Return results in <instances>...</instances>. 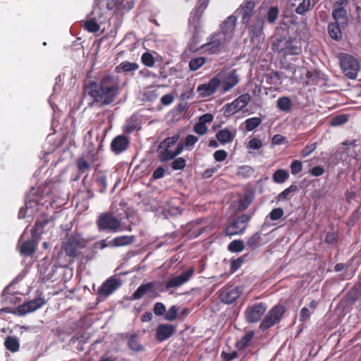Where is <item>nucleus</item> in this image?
Masks as SVG:
<instances>
[{"label":"nucleus","instance_id":"nucleus-63","mask_svg":"<svg viewBox=\"0 0 361 361\" xmlns=\"http://www.w3.org/2000/svg\"><path fill=\"white\" fill-rule=\"evenodd\" d=\"M312 314V311L310 310L307 307H303L300 310V319L305 322L310 319Z\"/></svg>","mask_w":361,"mask_h":361},{"label":"nucleus","instance_id":"nucleus-24","mask_svg":"<svg viewBox=\"0 0 361 361\" xmlns=\"http://www.w3.org/2000/svg\"><path fill=\"white\" fill-rule=\"evenodd\" d=\"M135 240L134 235H121L113 238L108 242L109 247L127 246L133 243Z\"/></svg>","mask_w":361,"mask_h":361},{"label":"nucleus","instance_id":"nucleus-48","mask_svg":"<svg viewBox=\"0 0 361 361\" xmlns=\"http://www.w3.org/2000/svg\"><path fill=\"white\" fill-rule=\"evenodd\" d=\"M32 204H34L35 205L36 204V203L34 202H29V203H26L25 204V209H24L23 208H21L19 211V213H18V217L20 219H23L25 218L27 214L28 215H32V211L30 210L31 207H32Z\"/></svg>","mask_w":361,"mask_h":361},{"label":"nucleus","instance_id":"nucleus-36","mask_svg":"<svg viewBox=\"0 0 361 361\" xmlns=\"http://www.w3.org/2000/svg\"><path fill=\"white\" fill-rule=\"evenodd\" d=\"M262 123V119L259 117H252L247 118L245 121V128L247 131L253 130L257 128Z\"/></svg>","mask_w":361,"mask_h":361},{"label":"nucleus","instance_id":"nucleus-55","mask_svg":"<svg viewBox=\"0 0 361 361\" xmlns=\"http://www.w3.org/2000/svg\"><path fill=\"white\" fill-rule=\"evenodd\" d=\"M153 283H156V286L154 287V290L152 292V295L154 297H157L161 292H166L169 290H164V286L162 285L161 282L156 281L153 282Z\"/></svg>","mask_w":361,"mask_h":361},{"label":"nucleus","instance_id":"nucleus-22","mask_svg":"<svg viewBox=\"0 0 361 361\" xmlns=\"http://www.w3.org/2000/svg\"><path fill=\"white\" fill-rule=\"evenodd\" d=\"M175 331V327L171 324H159L156 329V338L159 341L162 342L170 338Z\"/></svg>","mask_w":361,"mask_h":361},{"label":"nucleus","instance_id":"nucleus-10","mask_svg":"<svg viewBox=\"0 0 361 361\" xmlns=\"http://www.w3.org/2000/svg\"><path fill=\"white\" fill-rule=\"evenodd\" d=\"M285 312V307L283 305H276L271 308L266 314L260 324V329L262 331L267 330L280 322Z\"/></svg>","mask_w":361,"mask_h":361},{"label":"nucleus","instance_id":"nucleus-20","mask_svg":"<svg viewBox=\"0 0 361 361\" xmlns=\"http://www.w3.org/2000/svg\"><path fill=\"white\" fill-rule=\"evenodd\" d=\"M255 6V2L252 0H246L235 11V13H239L241 16V22L245 26L249 25Z\"/></svg>","mask_w":361,"mask_h":361},{"label":"nucleus","instance_id":"nucleus-32","mask_svg":"<svg viewBox=\"0 0 361 361\" xmlns=\"http://www.w3.org/2000/svg\"><path fill=\"white\" fill-rule=\"evenodd\" d=\"M292 106L293 103L288 97H282L277 100V107L282 111H290Z\"/></svg>","mask_w":361,"mask_h":361},{"label":"nucleus","instance_id":"nucleus-59","mask_svg":"<svg viewBox=\"0 0 361 361\" xmlns=\"http://www.w3.org/2000/svg\"><path fill=\"white\" fill-rule=\"evenodd\" d=\"M166 312V307L162 302H156L154 306V313L157 316H161Z\"/></svg>","mask_w":361,"mask_h":361},{"label":"nucleus","instance_id":"nucleus-47","mask_svg":"<svg viewBox=\"0 0 361 361\" xmlns=\"http://www.w3.org/2000/svg\"><path fill=\"white\" fill-rule=\"evenodd\" d=\"M185 160L183 157H178L176 159H174L171 165L173 170H181L185 168Z\"/></svg>","mask_w":361,"mask_h":361},{"label":"nucleus","instance_id":"nucleus-3","mask_svg":"<svg viewBox=\"0 0 361 361\" xmlns=\"http://www.w3.org/2000/svg\"><path fill=\"white\" fill-rule=\"evenodd\" d=\"M179 138V135H175L166 138L159 144L158 157L161 162H166L172 160L182 152L183 149V145L177 144Z\"/></svg>","mask_w":361,"mask_h":361},{"label":"nucleus","instance_id":"nucleus-45","mask_svg":"<svg viewBox=\"0 0 361 361\" xmlns=\"http://www.w3.org/2000/svg\"><path fill=\"white\" fill-rule=\"evenodd\" d=\"M279 16V8L276 6H271L267 11V21L274 23Z\"/></svg>","mask_w":361,"mask_h":361},{"label":"nucleus","instance_id":"nucleus-53","mask_svg":"<svg viewBox=\"0 0 361 361\" xmlns=\"http://www.w3.org/2000/svg\"><path fill=\"white\" fill-rule=\"evenodd\" d=\"M262 144L261 140H259L257 138H252L248 142L247 145V148H248L249 149L255 150L259 149L262 147Z\"/></svg>","mask_w":361,"mask_h":361},{"label":"nucleus","instance_id":"nucleus-51","mask_svg":"<svg viewBox=\"0 0 361 361\" xmlns=\"http://www.w3.org/2000/svg\"><path fill=\"white\" fill-rule=\"evenodd\" d=\"M178 309L173 305L171 307L165 314V319L167 321H173L177 317Z\"/></svg>","mask_w":361,"mask_h":361},{"label":"nucleus","instance_id":"nucleus-43","mask_svg":"<svg viewBox=\"0 0 361 361\" xmlns=\"http://www.w3.org/2000/svg\"><path fill=\"white\" fill-rule=\"evenodd\" d=\"M48 223L49 220L47 219L37 220L34 228L32 229V237L35 238L37 235L41 234V228L45 226Z\"/></svg>","mask_w":361,"mask_h":361},{"label":"nucleus","instance_id":"nucleus-58","mask_svg":"<svg viewBox=\"0 0 361 361\" xmlns=\"http://www.w3.org/2000/svg\"><path fill=\"white\" fill-rule=\"evenodd\" d=\"M207 130L208 128L206 125H204L200 122L196 123V125L194 126V131L200 135L206 134Z\"/></svg>","mask_w":361,"mask_h":361},{"label":"nucleus","instance_id":"nucleus-34","mask_svg":"<svg viewBox=\"0 0 361 361\" xmlns=\"http://www.w3.org/2000/svg\"><path fill=\"white\" fill-rule=\"evenodd\" d=\"M261 233H255L247 240V245L251 249H255L261 245Z\"/></svg>","mask_w":361,"mask_h":361},{"label":"nucleus","instance_id":"nucleus-19","mask_svg":"<svg viewBox=\"0 0 361 361\" xmlns=\"http://www.w3.org/2000/svg\"><path fill=\"white\" fill-rule=\"evenodd\" d=\"M218 75H221V83L223 92L229 91L239 82V77L234 70L228 72L226 75H224L222 73H220Z\"/></svg>","mask_w":361,"mask_h":361},{"label":"nucleus","instance_id":"nucleus-26","mask_svg":"<svg viewBox=\"0 0 361 361\" xmlns=\"http://www.w3.org/2000/svg\"><path fill=\"white\" fill-rule=\"evenodd\" d=\"M35 238L32 237L31 240H25L20 246V252L21 255L25 256L32 255L36 250L37 243Z\"/></svg>","mask_w":361,"mask_h":361},{"label":"nucleus","instance_id":"nucleus-35","mask_svg":"<svg viewBox=\"0 0 361 361\" xmlns=\"http://www.w3.org/2000/svg\"><path fill=\"white\" fill-rule=\"evenodd\" d=\"M5 346L8 350L15 353L19 349V342L16 338L8 337L5 341Z\"/></svg>","mask_w":361,"mask_h":361},{"label":"nucleus","instance_id":"nucleus-37","mask_svg":"<svg viewBox=\"0 0 361 361\" xmlns=\"http://www.w3.org/2000/svg\"><path fill=\"white\" fill-rule=\"evenodd\" d=\"M206 62V59L204 57H197L193 58L190 60L189 63L190 69L192 71H196L201 68Z\"/></svg>","mask_w":361,"mask_h":361},{"label":"nucleus","instance_id":"nucleus-44","mask_svg":"<svg viewBox=\"0 0 361 361\" xmlns=\"http://www.w3.org/2000/svg\"><path fill=\"white\" fill-rule=\"evenodd\" d=\"M253 173V169L249 166H242L239 167L237 173L238 176L243 178H249L252 176Z\"/></svg>","mask_w":361,"mask_h":361},{"label":"nucleus","instance_id":"nucleus-41","mask_svg":"<svg viewBox=\"0 0 361 361\" xmlns=\"http://www.w3.org/2000/svg\"><path fill=\"white\" fill-rule=\"evenodd\" d=\"M91 166L90 163L84 158L79 159L77 162L78 169L80 173H84L90 171Z\"/></svg>","mask_w":361,"mask_h":361},{"label":"nucleus","instance_id":"nucleus-4","mask_svg":"<svg viewBox=\"0 0 361 361\" xmlns=\"http://www.w3.org/2000/svg\"><path fill=\"white\" fill-rule=\"evenodd\" d=\"M274 49L284 59H290V57L300 55L302 51L300 41L288 37L277 39L273 44Z\"/></svg>","mask_w":361,"mask_h":361},{"label":"nucleus","instance_id":"nucleus-40","mask_svg":"<svg viewBox=\"0 0 361 361\" xmlns=\"http://www.w3.org/2000/svg\"><path fill=\"white\" fill-rule=\"evenodd\" d=\"M244 249L243 241L240 240H234L228 245V250L233 252H238Z\"/></svg>","mask_w":361,"mask_h":361},{"label":"nucleus","instance_id":"nucleus-21","mask_svg":"<svg viewBox=\"0 0 361 361\" xmlns=\"http://www.w3.org/2000/svg\"><path fill=\"white\" fill-rule=\"evenodd\" d=\"M121 286L119 279L110 277L105 281L99 289V293L101 295L107 297L112 294Z\"/></svg>","mask_w":361,"mask_h":361},{"label":"nucleus","instance_id":"nucleus-60","mask_svg":"<svg viewBox=\"0 0 361 361\" xmlns=\"http://www.w3.org/2000/svg\"><path fill=\"white\" fill-rule=\"evenodd\" d=\"M214 157L217 161H222L227 157V152L225 150L219 149L214 152Z\"/></svg>","mask_w":361,"mask_h":361},{"label":"nucleus","instance_id":"nucleus-31","mask_svg":"<svg viewBox=\"0 0 361 361\" xmlns=\"http://www.w3.org/2000/svg\"><path fill=\"white\" fill-rule=\"evenodd\" d=\"M340 25L337 23H331L329 25L328 31L331 37L335 40H340L341 39L342 35L341 31L339 27Z\"/></svg>","mask_w":361,"mask_h":361},{"label":"nucleus","instance_id":"nucleus-52","mask_svg":"<svg viewBox=\"0 0 361 361\" xmlns=\"http://www.w3.org/2000/svg\"><path fill=\"white\" fill-rule=\"evenodd\" d=\"M348 121V116L346 115H339L332 118L331 123L334 126H341Z\"/></svg>","mask_w":361,"mask_h":361},{"label":"nucleus","instance_id":"nucleus-30","mask_svg":"<svg viewBox=\"0 0 361 361\" xmlns=\"http://www.w3.org/2000/svg\"><path fill=\"white\" fill-rule=\"evenodd\" d=\"M138 68V65L135 62L123 61L118 66H116V71L118 73L121 71L133 72L137 71Z\"/></svg>","mask_w":361,"mask_h":361},{"label":"nucleus","instance_id":"nucleus-27","mask_svg":"<svg viewBox=\"0 0 361 361\" xmlns=\"http://www.w3.org/2000/svg\"><path fill=\"white\" fill-rule=\"evenodd\" d=\"M156 286V283H153V282H149L145 284H142L134 292L133 297L135 300L140 299L146 293H152L154 290V287Z\"/></svg>","mask_w":361,"mask_h":361},{"label":"nucleus","instance_id":"nucleus-29","mask_svg":"<svg viewBox=\"0 0 361 361\" xmlns=\"http://www.w3.org/2000/svg\"><path fill=\"white\" fill-rule=\"evenodd\" d=\"M216 137L221 143L226 144L233 141L235 137V133L225 128L219 130L216 133Z\"/></svg>","mask_w":361,"mask_h":361},{"label":"nucleus","instance_id":"nucleus-42","mask_svg":"<svg viewBox=\"0 0 361 361\" xmlns=\"http://www.w3.org/2000/svg\"><path fill=\"white\" fill-rule=\"evenodd\" d=\"M310 0H302V1L296 8L295 12L300 15H303L310 10Z\"/></svg>","mask_w":361,"mask_h":361},{"label":"nucleus","instance_id":"nucleus-62","mask_svg":"<svg viewBox=\"0 0 361 361\" xmlns=\"http://www.w3.org/2000/svg\"><path fill=\"white\" fill-rule=\"evenodd\" d=\"M324 173V169L320 166H314L310 171V173L313 176H320Z\"/></svg>","mask_w":361,"mask_h":361},{"label":"nucleus","instance_id":"nucleus-57","mask_svg":"<svg viewBox=\"0 0 361 361\" xmlns=\"http://www.w3.org/2000/svg\"><path fill=\"white\" fill-rule=\"evenodd\" d=\"M97 182L99 186L101 187L100 192H103L107 187V180L104 175H99L97 177Z\"/></svg>","mask_w":361,"mask_h":361},{"label":"nucleus","instance_id":"nucleus-9","mask_svg":"<svg viewBox=\"0 0 361 361\" xmlns=\"http://www.w3.org/2000/svg\"><path fill=\"white\" fill-rule=\"evenodd\" d=\"M230 44L218 32H214L209 37V41L203 44L201 48L204 52L212 54L218 53L222 47H226Z\"/></svg>","mask_w":361,"mask_h":361},{"label":"nucleus","instance_id":"nucleus-7","mask_svg":"<svg viewBox=\"0 0 361 361\" xmlns=\"http://www.w3.org/2000/svg\"><path fill=\"white\" fill-rule=\"evenodd\" d=\"M340 65L343 73L350 79L356 78L360 65L356 59L348 54H343L340 59Z\"/></svg>","mask_w":361,"mask_h":361},{"label":"nucleus","instance_id":"nucleus-50","mask_svg":"<svg viewBox=\"0 0 361 361\" xmlns=\"http://www.w3.org/2000/svg\"><path fill=\"white\" fill-rule=\"evenodd\" d=\"M283 210L281 208L278 207L272 209L269 213V216L271 220L276 221L280 219L283 216Z\"/></svg>","mask_w":361,"mask_h":361},{"label":"nucleus","instance_id":"nucleus-33","mask_svg":"<svg viewBox=\"0 0 361 361\" xmlns=\"http://www.w3.org/2000/svg\"><path fill=\"white\" fill-rule=\"evenodd\" d=\"M289 177V173L284 169H278L273 174V180L277 183L285 182Z\"/></svg>","mask_w":361,"mask_h":361},{"label":"nucleus","instance_id":"nucleus-39","mask_svg":"<svg viewBox=\"0 0 361 361\" xmlns=\"http://www.w3.org/2000/svg\"><path fill=\"white\" fill-rule=\"evenodd\" d=\"M128 347L134 351H141L143 350L142 345L135 336H132L128 339Z\"/></svg>","mask_w":361,"mask_h":361},{"label":"nucleus","instance_id":"nucleus-1","mask_svg":"<svg viewBox=\"0 0 361 361\" xmlns=\"http://www.w3.org/2000/svg\"><path fill=\"white\" fill-rule=\"evenodd\" d=\"M133 6L134 3L131 0H94L93 9L87 19L83 22V27L88 32H96L99 30L100 25L107 20L109 11L116 8L125 12Z\"/></svg>","mask_w":361,"mask_h":361},{"label":"nucleus","instance_id":"nucleus-23","mask_svg":"<svg viewBox=\"0 0 361 361\" xmlns=\"http://www.w3.org/2000/svg\"><path fill=\"white\" fill-rule=\"evenodd\" d=\"M82 243L80 238L78 236L69 238L65 246L66 255L70 257L75 256L78 250L82 246Z\"/></svg>","mask_w":361,"mask_h":361},{"label":"nucleus","instance_id":"nucleus-5","mask_svg":"<svg viewBox=\"0 0 361 361\" xmlns=\"http://www.w3.org/2000/svg\"><path fill=\"white\" fill-rule=\"evenodd\" d=\"M266 10L264 8V3L259 8V13L255 16L254 21L252 24H249L247 27L249 29V36L250 42L254 47H261L264 41L263 30L264 25V13L262 10Z\"/></svg>","mask_w":361,"mask_h":361},{"label":"nucleus","instance_id":"nucleus-28","mask_svg":"<svg viewBox=\"0 0 361 361\" xmlns=\"http://www.w3.org/2000/svg\"><path fill=\"white\" fill-rule=\"evenodd\" d=\"M209 0H199L197 8L194 12L191 13V16L189 18L190 23H195L198 21L202 13L207 8Z\"/></svg>","mask_w":361,"mask_h":361},{"label":"nucleus","instance_id":"nucleus-49","mask_svg":"<svg viewBox=\"0 0 361 361\" xmlns=\"http://www.w3.org/2000/svg\"><path fill=\"white\" fill-rule=\"evenodd\" d=\"M297 189V187L295 185H290L288 188L285 189L283 191H282L281 193L278 195V200H286L288 199V196L290 192L295 191Z\"/></svg>","mask_w":361,"mask_h":361},{"label":"nucleus","instance_id":"nucleus-14","mask_svg":"<svg viewBox=\"0 0 361 361\" xmlns=\"http://www.w3.org/2000/svg\"><path fill=\"white\" fill-rule=\"evenodd\" d=\"M267 310L265 304L260 302L248 306L245 312L246 320L249 323L259 322Z\"/></svg>","mask_w":361,"mask_h":361},{"label":"nucleus","instance_id":"nucleus-2","mask_svg":"<svg viewBox=\"0 0 361 361\" xmlns=\"http://www.w3.org/2000/svg\"><path fill=\"white\" fill-rule=\"evenodd\" d=\"M86 92L93 99L92 104L99 106L109 105L118 94L119 83L116 78L106 75L99 83L90 82L86 88Z\"/></svg>","mask_w":361,"mask_h":361},{"label":"nucleus","instance_id":"nucleus-16","mask_svg":"<svg viewBox=\"0 0 361 361\" xmlns=\"http://www.w3.org/2000/svg\"><path fill=\"white\" fill-rule=\"evenodd\" d=\"M221 75H217L212 78L208 83L202 84L197 88V91L202 97L212 95L221 85Z\"/></svg>","mask_w":361,"mask_h":361},{"label":"nucleus","instance_id":"nucleus-38","mask_svg":"<svg viewBox=\"0 0 361 361\" xmlns=\"http://www.w3.org/2000/svg\"><path fill=\"white\" fill-rule=\"evenodd\" d=\"M254 336L253 331H248L245 334L244 336L241 338L240 341L237 342V347L239 349L243 348L246 347L249 343L251 341Z\"/></svg>","mask_w":361,"mask_h":361},{"label":"nucleus","instance_id":"nucleus-13","mask_svg":"<svg viewBox=\"0 0 361 361\" xmlns=\"http://www.w3.org/2000/svg\"><path fill=\"white\" fill-rule=\"evenodd\" d=\"M251 99L249 94H243L233 100L231 103L226 104L224 106V114L226 116H231L244 107H245Z\"/></svg>","mask_w":361,"mask_h":361},{"label":"nucleus","instance_id":"nucleus-15","mask_svg":"<svg viewBox=\"0 0 361 361\" xmlns=\"http://www.w3.org/2000/svg\"><path fill=\"white\" fill-rule=\"evenodd\" d=\"M243 290L241 286H225L220 290V298L223 302L231 304L239 298Z\"/></svg>","mask_w":361,"mask_h":361},{"label":"nucleus","instance_id":"nucleus-61","mask_svg":"<svg viewBox=\"0 0 361 361\" xmlns=\"http://www.w3.org/2000/svg\"><path fill=\"white\" fill-rule=\"evenodd\" d=\"M197 140H198L197 137H196L193 135H189L186 137V138L185 140L184 145L185 147L192 146L197 142Z\"/></svg>","mask_w":361,"mask_h":361},{"label":"nucleus","instance_id":"nucleus-25","mask_svg":"<svg viewBox=\"0 0 361 361\" xmlns=\"http://www.w3.org/2000/svg\"><path fill=\"white\" fill-rule=\"evenodd\" d=\"M128 145L127 138L123 135H118L112 140L111 147L112 151L118 154L126 150Z\"/></svg>","mask_w":361,"mask_h":361},{"label":"nucleus","instance_id":"nucleus-54","mask_svg":"<svg viewBox=\"0 0 361 361\" xmlns=\"http://www.w3.org/2000/svg\"><path fill=\"white\" fill-rule=\"evenodd\" d=\"M302 169V162L298 160L293 161L290 164L291 173L296 175L299 173Z\"/></svg>","mask_w":361,"mask_h":361},{"label":"nucleus","instance_id":"nucleus-46","mask_svg":"<svg viewBox=\"0 0 361 361\" xmlns=\"http://www.w3.org/2000/svg\"><path fill=\"white\" fill-rule=\"evenodd\" d=\"M142 62L148 67H152L154 64V57L152 54L145 52L141 57Z\"/></svg>","mask_w":361,"mask_h":361},{"label":"nucleus","instance_id":"nucleus-18","mask_svg":"<svg viewBox=\"0 0 361 361\" xmlns=\"http://www.w3.org/2000/svg\"><path fill=\"white\" fill-rule=\"evenodd\" d=\"M44 304L45 300L44 298H38L19 305L17 312L19 315H25L39 309Z\"/></svg>","mask_w":361,"mask_h":361},{"label":"nucleus","instance_id":"nucleus-6","mask_svg":"<svg viewBox=\"0 0 361 361\" xmlns=\"http://www.w3.org/2000/svg\"><path fill=\"white\" fill-rule=\"evenodd\" d=\"M97 226L99 231H109L112 233L131 231L130 226H122L121 221L109 214H102L97 221Z\"/></svg>","mask_w":361,"mask_h":361},{"label":"nucleus","instance_id":"nucleus-17","mask_svg":"<svg viewBox=\"0 0 361 361\" xmlns=\"http://www.w3.org/2000/svg\"><path fill=\"white\" fill-rule=\"evenodd\" d=\"M343 2H346V0L336 1L334 5V8L332 11V16L335 20V23L340 25L343 27L348 25L347 12L341 6Z\"/></svg>","mask_w":361,"mask_h":361},{"label":"nucleus","instance_id":"nucleus-11","mask_svg":"<svg viewBox=\"0 0 361 361\" xmlns=\"http://www.w3.org/2000/svg\"><path fill=\"white\" fill-rule=\"evenodd\" d=\"M250 219V217L247 214H243L236 217L229 225L226 227V235L231 236L243 233L247 228Z\"/></svg>","mask_w":361,"mask_h":361},{"label":"nucleus","instance_id":"nucleus-8","mask_svg":"<svg viewBox=\"0 0 361 361\" xmlns=\"http://www.w3.org/2000/svg\"><path fill=\"white\" fill-rule=\"evenodd\" d=\"M237 23V17L234 14L228 16L219 27L217 32L221 36L231 43L234 40V35Z\"/></svg>","mask_w":361,"mask_h":361},{"label":"nucleus","instance_id":"nucleus-64","mask_svg":"<svg viewBox=\"0 0 361 361\" xmlns=\"http://www.w3.org/2000/svg\"><path fill=\"white\" fill-rule=\"evenodd\" d=\"M213 119H214V116L212 114H205L200 117L198 122H200L204 125H206V123H211L213 121Z\"/></svg>","mask_w":361,"mask_h":361},{"label":"nucleus","instance_id":"nucleus-12","mask_svg":"<svg viewBox=\"0 0 361 361\" xmlns=\"http://www.w3.org/2000/svg\"><path fill=\"white\" fill-rule=\"evenodd\" d=\"M194 273L195 269L193 267H190L180 275L171 277L168 281H166L164 289L169 290L171 288H176L181 286L190 280L194 275Z\"/></svg>","mask_w":361,"mask_h":361},{"label":"nucleus","instance_id":"nucleus-56","mask_svg":"<svg viewBox=\"0 0 361 361\" xmlns=\"http://www.w3.org/2000/svg\"><path fill=\"white\" fill-rule=\"evenodd\" d=\"M317 148V143H312L311 145H307L301 152V155L303 157H306L309 156L312 152H313Z\"/></svg>","mask_w":361,"mask_h":361}]
</instances>
